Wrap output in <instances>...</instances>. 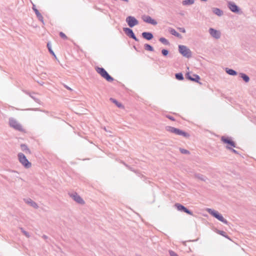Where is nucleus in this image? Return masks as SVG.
I'll use <instances>...</instances> for the list:
<instances>
[{
    "label": "nucleus",
    "instance_id": "f257e3e1",
    "mask_svg": "<svg viewBox=\"0 0 256 256\" xmlns=\"http://www.w3.org/2000/svg\"><path fill=\"white\" fill-rule=\"evenodd\" d=\"M96 71L104 78L108 82H112L114 78L110 76L106 70L103 68L98 66L95 67Z\"/></svg>",
    "mask_w": 256,
    "mask_h": 256
},
{
    "label": "nucleus",
    "instance_id": "f03ea898",
    "mask_svg": "<svg viewBox=\"0 0 256 256\" xmlns=\"http://www.w3.org/2000/svg\"><path fill=\"white\" fill-rule=\"evenodd\" d=\"M207 212L212 216L214 218L218 219V220L220 221L221 222L225 224H228V222L222 216V214L219 213L218 211L215 210H214L211 209V208H208Z\"/></svg>",
    "mask_w": 256,
    "mask_h": 256
},
{
    "label": "nucleus",
    "instance_id": "7ed1b4c3",
    "mask_svg": "<svg viewBox=\"0 0 256 256\" xmlns=\"http://www.w3.org/2000/svg\"><path fill=\"white\" fill-rule=\"evenodd\" d=\"M178 51L181 54L186 58L192 57V54L191 50L185 46L179 45Z\"/></svg>",
    "mask_w": 256,
    "mask_h": 256
},
{
    "label": "nucleus",
    "instance_id": "20e7f679",
    "mask_svg": "<svg viewBox=\"0 0 256 256\" xmlns=\"http://www.w3.org/2000/svg\"><path fill=\"white\" fill-rule=\"evenodd\" d=\"M18 159L20 163L26 168H29L31 166V163L28 161L23 154H19Z\"/></svg>",
    "mask_w": 256,
    "mask_h": 256
},
{
    "label": "nucleus",
    "instance_id": "39448f33",
    "mask_svg": "<svg viewBox=\"0 0 256 256\" xmlns=\"http://www.w3.org/2000/svg\"><path fill=\"white\" fill-rule=\"evenodd\" d=\"M174 206L176 209L180 212H184L188 214L193 216V212L187 208L186 207H185L184 206L179 204V203H176L174 204Z\"/></svg>",
    "mask_w": 256,
    "mask_h": 256
},
{
    "label": "nucleus",
    "instance_id": "423d86ee",
    "mask_svg": "<svg viewBox=\"0 0 256 256\" xmlns=\"http://www.w3.org/2000/svg\"><path fill=\"white\" fill-rule=\"evenodd\" d=\"M126 22L130 28H133L138 24V21L133 16H128L126 18Z\"/></svg>",
    "mask_w": 256,
    "mask_h": 256
},
{
    "label": "nucleus",
    "instance_id": "0eeeda50",
    "mask_svg": "<svg viewBox=\"0 0 256 256\" xmlns=\"http://www.w3.org/2000/svg\"><path fill=\"white\" fill-rule=\"evenodd\" d=\"M123 30L128 37L134 39L135 41L138 42V39L136 36L135 34L131 28H124Z\"/></svg>",
    "mask_w": 256,
    "mask_h": 256
},
{
    "label": "nucleus",
    "instance_id": "6e6552de",
    "mask_svg": "<svg viewBox=\"0 0 256 256\" xmlns=\"http://www.w3.org/2000/svg\"><path fill=\"white\" fill-rule=\"evenodd\" d=\"M190 74H191L190 72H187L186 74V78L192 82H194L200 84L199 82V80H200V77L199 76L194 74H192V76H191Z\"/></svg>",
    "mask_w": 256,
    "mask_h": 256
},
{
    "label": "nucleus",
    "instance_id": "1a4fd4ad",
    "mask_svg": "<svg viewBox=\"0 0 256 256\" xmlns=\"http://www.w3.org/2000/svg\"><path fill=\"white\" fill-rule=\"evenodd\" d=\"M228 6L232 12L234 13H238L240 10L239 7L232 2H228Z\"/></svg>",
    "mask_w": 256,
    "mask_h": 256
},
{
    "label": "nucleus",
    "instance_id": "9d476101",
    "mask_svg": "<svg viewBox=\"0 0 256 256\" xmlns=\"http://www.w3.org/2000/svg\"><path fill=\"white\" fill-rule=\"evenodd\" d=\"M221 140L224 144H228V146H230L234 148H236V143L232 140L230 138L228 137H226L224 136H222L221 138Z\"/></svg>",
    "mask_w": 256,
    "mask_h": 256
},
{
    "label": "nucleus",
    "instance_id": "9b49d317",
    "mask_svg": "<svg viewBox=\"0 0 256 256\" xmlns=\"http://www.w3.org/2000/svg\"><path fill=\"white\" fill-rule=\"evenodd\" d=\"M208 31L210 36L216 39H219L220 38L221 33L219 30H216L213 28H210Z\"/></svg>",
    "mask_w": 256,
    "mask_h": 256
},
{
    "label": "nucleus",
    "instance_id": "f8f14e48",
    "mask_svg": "<svg viewBox=\"0 0 256 256\" xmlns=\"http://www.w3.org/2000/svg\"><path fill=\"white\" fill-rule=\"evenodd\" d=\"M10 126L12 127L16 130H22V128L21 125L16 120L14 119H11L10 120Z\"/></svg>",
    "mask_w": 256,
    "mask_h": 256
},
{
    "label": "nucleus",
    "instance_id": "ddd939ff",
    "mask_svg": "<svg viewBox=\"0 0 256 256\" xmlns=\"http://www.w3.org/2000/svg\"><path fill=\"white\" fill-rule=\"evenodd\" d=\"M166 131H168L176 135H178V136H180V132H181V130L171 126H166Z\"/></svg>",
    "mask_w": 256,
    "mask_h": 256
},
{
    "label": "nucleus",
    "instance_id": "4468645a",
    "mask_svg": "<svg viewBox=\"0 0 256 256\" xmlns=\"http://www.w3.org/2000/svg\"><path fill=\"white\" fill-rule=\"evenodd\" d=\"M142 20L144 22H147L148 24H152L154 26L157 24H158L157 22L155 20L149 16H143Z\"/></svg>",
    "mask_w": 256,
    "mask_h": 256
},
{
    "label": "nucleus",
    "instance_id": "2eb2a0df",
    "mask_svg": "<svg viewBox=\"0 0 256 256\" xmlns=\"http://www.w3.org/2000/svg\"><path fill=\"white\" fill-rule=\"evenodd\" d=\"M142 36L148 40H150L154 38V35L151 32H143L142 34Z\"/></svg>",
    "mask_w": 256,
    "mask_h": 256
},
{
    "label": "nucleus",
    "instance_id": "dca6fc26",
    "mask_svg": "<svg viewBox=\"0 0 256 256\" xmlns=\"http://www.w3.org/2000/svg\"><path fill=\"white\" fill-rule=\"evenodd\" d=\"M212 12L214 14L218 16H221L224 14V12L219 8H212Z\"/></svg>",
    "mask_w": 256,
    "mask_h": 256
},
{
    "label": "nucleus",
    "instance_id": "f3484780",
    "mask_svg": "<svg viewBox=\"0 0 256 256\" xmlns=\"http://www.w3.org/2000/svg\"><path fill=\"white\" fill-rule=\"evenodd\" d=\"M168 32H170V33L175 36H176L177 38H182V35L179 34L178 32L174 28H168Z\"/></svg>",
    "mask_w": 256,
    "mask_h": 256
},
{
    "label": "nucleus",
    "instance_id": "a211bd4d",
    "mask_svg": "<svg viewBox=\"0 0 256 256\" xmlns=\"http://www.w3.org/2000/svg\"><path fill=\"white\" fill-rule=\"evenodd\" d=\"M194 177L204 182H206V180H208L206 176L200 174H194Z\"/></svg>",
    "mask_w": 256,
    "mask_h": 256
},
{
    "label": "nucleus",
    "instance_id": "6ab92c4d",
    "mask_svg": "<svg viewBox=\"0 0 256 256\" xmlns=\"http://www.w3.org/2000/svg\"><path fill=\"white\" fill-rule=\"evenodd\" d=\"M110 100L113 103H114L118 108H124V106L120 102H119L118 100H116V99L110 98Z\"/></svg>",
    "mask_w": 256,
    "mask_h": 256
},
{
    "label": "nucleus",
    "instance_id": "aec40b11",
    "mask_svg": "<svg viewBox=\"0 0 256 256\" xmlns=\"http://www.w3.org/2000/svg\"><path fill=\"white\" fill-rule=\"evenodd\" d=\"M226 72L229 75L232 76H236L238 74L236 70H234L232 69L228 68H226Z\"/></svg>",
    "mask_w": 256,
    "mask_h": 256
},
{
    "label": "nucleus",
    "instance_id": "412c9836",
    "mask_svg": "<svg viewBox=\"0 0 256 256\" xmlns=\"http://www.w3.org/2000/svg\"><path fill=\"white\" fill-rule=\"evenodd\" d=\"M240 76L246 82H248L250 81L249 76L244 73H240Z\"/></svg>",
    "mask_w": 256,
    "mask_h": 256
},
{
    "label": "nucleus",
    "instance_id": "4be33fe9",
    "mask_svg": "<svg viewBox=\"0 0 256 256\" xmlns=\"http://www.w3.org/2000/svg\"><path fill=\"white\" fill-rule=\"evenodd\" d=\"M159 41L162 43L168 46L170 44L169 41L164 38L162 37L159 38Z\"/></svg>",
    "mask_w": 256,
    "mask_h": 256
},
{
    "label": "nucleus",
    "instance_id": "5701e85b",
    "mask_svg": "<svg viewBox=\"0 0 256 256\" xmlns=\"http://www.w3.org/2000/svg\"><path fill=\"white\" fill-rule=\"evenodd\" d=\"M195 0H183L182 4L184 6L190 5L194 4Z\"/></svg>",
    "mask_w": 256,
    "mask_h": 256
},
{
    "label": "nucleus",
    "instance_id": "b1692460",
    "mask_svg": "<svg viewBox=\"0 0 256 256\" xmlns=\"http://www.w3.org/2000/svg\"><path fill=\"white\" fill-rule=\"evenodd\" d=\"M175 78L179 80H182L184 79L183 74L182 72H178L175 74Z\"/></svg>",
    "mask_w": 256,
    "mask_h": 256
},
{
    "label": "nucleus",
    "instance_id": "393cba45",
    "mask_svg": "<svg viewBox=\"0 0 256 256\" xmlns=\"http://www.w3.org/2000/svg\"><path fill=\"white\" fill-rule=\"evenodd\" d=\"M144 48L146 50L148 51L153 52L154 50V48L152 46L148 44H146L144 45Z\"/></svg>",
    "mask_w": 256,
    "mask_h": 256
},
{
    "label": "nucleus",
    "instance_id": "a878e982",
    "mask_svg": "<svg viewBox=\"0 0 256 256\" xmlns=\"http://www.w3.org/2000/svg\"><path fill=\"white\" fill-rule=\"evenodd\" d=\"M35 13H36V15L38 18V20L43 22H44L43 16H42V15L40 14V13L38 12V10H35Z\"/></svg>",
    "mask_w": 256,
    "mask_h": 256
},
{
    "label": "nucleus",
    "instance_id": "bb28decb",
    "mask_svg": "<svg viewBox=\"0 0 256 256\" xmlns=\"http://www.w3.org/2000/svg\"><path fill=\"white\" fill-rule=\"evenodd\" d=\"M70 196L72 197L74 200L78 202H80V198L77 194H71Z\"/></svg>",
    "mask_w": 256,
    "mask_h": 256
},
{
    "label": "nucleus",
    "instance_id": "cd10ccee",
    "mask_svg": "<svg viewBox=\"0 0 256 256\" xmlns=\"http://www.w3.org/2000/svg\"><path fill=\"white\" fill-rule=\"evenodd\" d=\"M217 233L220 234V235L230 240V238H229V236L226 234V233L223 231V230H218V232H217Z\"/></svg>",
    "mask_w": 256,
    "mask_h": 256
},
{
    "label": "nucleus",
    "instance_id": "c85d7f7f",
    "mask_svg": "<svg viewBox=\"0 0 256 256\" xmlns=\"http://www.w3.org/2000/svg\"><path fill=\"white\" fill-rule=\"evenodd\" d=\"M180 136H182L186 138H188L190 136V134L188 133L185 132L182 130H181Z\"/></svg>",
    "mask_w": 256,
    "mask_h": 256
},
{
    "label": "nucleus",
    "instance_id": "c756f323",
    "mask_svg": "<svg viewBox=\"0 0 256 256\" xmlns=\"http://www.w3.org/2000/svg\"><path fill=\"white\" fill-rule=\"evenodd\" d=\"M180 151L182 154H190V152L188 150L182 148H180Z\"/></svg>",
    "mask_w": 256,
    "mask_h": 256
},
{
    "label": "nucleus",
    "instance_id": "7c9ffc66",
    "mask_svg": "<svg viewBox=\"0 0 256 256\" xmlns=\"http://www.w3.org/2000/svg\"><path fill=\"white\" fill-rule=\"evenodd\" d=\"M226 148L227 149L230 150L231 152H234V154H238L237 150H235L234 149V148H230V146H226Z\"/></svg>",
    "mask_w": 256,
    "mask_h": 256
},
{
    "label": "nucleus",
    "instance_id": "2f4dec72",
    "mask_svg": "<svg viewBox=\"0 0 256 256\" xmlns=\"http://www.w3.org/2000/svg\"><path fill=\"white\" fill-rule=\"evenodd\" d=\"M162 54L164 56H166L168 54V50L166 49H163L162 50Z\"/></svg>",
    "mask_w": 256,
    "mask_h": 256
},
{
    "label": "nucleus",
    "instance_id": "473e14b6",
    "mask_svg": "<svg viewBox=\"0 0 256 256\" xmlns=\"http://www.w3.org/2000/svg\"><path fill=\"white\" fill-rule=\"evenodd\" d=\"M60 36L62 38H63V39H64V40H66V39L68 38H67V36H66V35L64 32H60Z\"/></svg>",
    "mask_w": 256,
    "mask_h": 256
},
{
    "label": "nucleus",
    "instance_id": "72a5a7b5",
    "mask_svg": "<svg viewBox=\"0 0 256 256\" xmlns=\"http://www.w3.org/2000/svg\"><path fill=\"white\" fill-rule=\"evenodd\" d=\"M169 254L170 256H178L177 254L172 250H169Z\"/></svg>",
    "mask_w": 256,
    "mask_h": 256
},
{
    "label": "nucleus",
    "instance_id": "f704fd0d",
    "mask_svg": "<svg viewBox=\"0 0 256 256\" xmlns=\"http://www.w3.org/2000/svg\"><path fill=\"white\" fill-rule=\"evenodd\" d=\"M22 146V150H27L29 153H30V150L27 148V146L25 145H22L21 146Z\"/></svg>",
    "mask_w": 256,
    "mask_h": 256
},
{
    "label": "nucleus",
    "instance_id": "c9c22d12",
    "mask_svg": "<svg viewBox=\"0 0 256 256\" xmlns=\"http://www.w3.org/2000/svg\"><path fill=\"white\" fill-rule=\"evenodd\" d=\"M47 46L48 47V50H49L50 52L53 55H54V52L52 50V49L50 48V44H48Z\"/></svg>",
    "mask_w": 256,
    "mask_h": 256
},
{
    "label": "nucleus",
    "instance_id": "e433bc0d",
    "mask_svg": "<svg viewBox=\"0 0 256 256\" xmlns=\"http://www.w3.org/2000/svg\"><path fill=\"white\" fill-rule=\"evenodd\" d=\"M166 117L167 118H168V119H170V120H172V121H174L175 120V118L173 116H171L166 115Z\"/></svg>",
    "mask_w": 256,
    "mask_h": 256
},
{
    "label": "nucleus",
    "instance_id": "4c0bfd02",
    "mask_svg": "<svg viewBox=\"0 0 256 256\" xmlns=\"http://www.w3.org/2000/svg\"><path fill=\"white\" fill-rule=\"evenodd\" d=\"M178 30L182 32H183V33L186 32V30L184 28H179Z\"/></svg>",
    "mask_w": 256,
    "mask_h": 256
},
{
    "label": "nucleus",
    "instance_id": "58836bf2",
    "mask_svg": "<svg viewBox=\"0 0 256 256\" xmlns=\"http://www.w3.org/2000/svg\"><path fill=\"white\" fill-rule=\"evenodd\" d=\"M122 164H123L126 168H128L130 169V166H128L127 164H126L125 162H122Z\"/></svg>",
    "mask_w": 256,
    "mask_h": 256
},
{
    "label": "nucleus",
    "instance_id": "ea45409f",
    "mask_svg": "<svg viewBox=\"0 0 256 256\" xmlns=\"http://www.w3.org/2000/svg\"><path fill=\"white\" fill-rule=\"evenodd\" d=\"M122 164H123L126 168H128L130 169V166H128L127 164H126L125 162H122Z\"/></svg>",
    "mask_w": 256,
    "mask_h": 256
},
{
    "label": "nucleus",
    "instance_id": "a19ab883",
    "mask_svg": "<svg viewBox=\"0 0 256 256\" xmlns=\"http://www.w3.org/2000/svg\"><path fill=\"white\" fill-rule=\"evenodd\" d=\"M32 206H36V204L34 202H32Z\"/></svg>",
    "mask_w": 256,
    "mask_h": 256
},
{
    "label": "nucleus",
    "instance_id": "79ce46f5",
    "mask_svg": "<svg viewBox=\"0 0 256 256\" xmlns=\"http://www.w3.org/2000/svg\"><path fill=\"white\" fill-rule=\"evenodd\" d=\"M84 201L81 198V204H84Z\"/></svg>",
    "mask_w": 256,
    "mask_h": 256
},
{
    "label": "nucleus",
    "instance_id": "37998d69",
    "mask_svg": "<svg viewBox=\"0 0 256 256\" xmlns=\"http://www.w3.org/2000/svg\"><path fill=\"white\" fill-rule=\"evenodd\" d=\"M32 9L34 10L35 12V10H37L36 8H35V6H33V7H32Z\"/></svg>",
    "mask_w": 256,
    "mask_h": 256
},
{
    "label": "nucleus",
    "instance_id": "c03bdc74",
    "mask_svg": "<svg viewBox=\"0 0 256 256\" xmlns=\"http://www.w3.org/2000/svg\"><path fill=\"white\" fill-rule=\"evenodd\" d=\"M24 234H25L26 235H27V233H26V232H24Z\"/></svg>",
    "mask_w": 256,
    "mask_h": 256
},
{
    "label": "nucleus",
    "instance_id": "a18cd8bd",
    "mask_svg": "<svg viewBox=\"0 0 256 256\" xmlns=\"http://www.w3.org/2000/svg\"><path fill=\"white\" fill-rule=\"evenodd\" d=\"M104 130H105L106 131V128H104Z\"/></svg>",
    "mask_w": 256,
    "mask_h": 256
}]
</instances>
